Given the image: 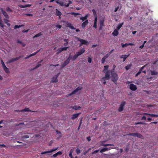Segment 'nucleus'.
Masks as SVG:
<instances>
[{"instance_id":"obj_1","label":"nucleus","mask_w":158,"mask_h":158,"mask_svg":"<svg viewBox=\"0 0 158 158\" xmlns=\"http://www.w3.org/2000/svg\"><path fill=\"white\" fill-rule=\"evenodd\" d=\"M111 74L112 76V81L115 84H117V81L118 79V75L116 73L113 72H111Z\"/></svg>"},{"instance_id":"obj_2","label":"nucleus","mask_w":158,"mask_h":158,"mask_svg":"<svg viewBox=\"0 0 158 158\" xmlns=\"http://www.w3.org/2000/svg\"><path fill=\"white\" fill-rule=\"evenodd\" d=\"M110 71H107L105 72V76L103 77L101 79V81H103L107 80L110 78Z\"/></svg>"},{"instance_id":"obj_3","label":"nucleus","mask_w":158,"mask_h":158,"mask_svg":"<svg viewBox=\"0 0 158 158\" xmlns=\"http://www.w3.org/2000/svg\"><path fill=\"white\" fill-rule=\"evenodd\" d=\"M126 135L132 136L134 137H137L140 138H142L143 137L142 135L138 133L127 134Z\"/></svg>"},{"instance_id":"obj_4","label":"nucleus","mask_w":158,"mask_h":158,"mask_svg":"<svg viewBox=\"0 0 158 158\" xmlns=\"http://www.w3.org/2000/svg\"><path fill=\"white\" fill-rule=\"evenodd\" d=\"M71 59L70 55L67 58L66 60H65L64 63L61 64V67L62 68L64 67L69 63L70 60Z\"/></svg>"},{"instance_id":"obj_5","label":"nucleus","mask_w":158,"mask_h":158,"mask_svg":"<svg viewBox=\"0 0 158 158\" xmlns=\"http://www.w3.org/2000/svg\"><path fill=\"white\" fill-rule=\"evenodd\" d=\"M126 102L125 101L122 102L120 106L119 107L118 109V110L119 112H121L123 110V107L126 105Z\"/></svg>"},{"instance_id":"obj_6","label":"nucleus","mask_w":158,"mask_h":158,"mask_svg":"<svg viewBox=\"0 0 158 158\" xmlns=\"http://www.w3.org/2000/svg\"><path fill=\"white\" fill-rule=\"evenodd\" d=\"M58 148V147L56 148H53L50 151H45L44 152H42L41 153V154H46V153H52V152L56 151L57 150Z\"/></svg>"},{"instance_id":"obj_7","label":"nucleus","mask_w":158,"mask_h":158,"mask_svg":"<svg viewBox=\"0 0 158 158\" xmlns=\"http://www.w3.org/2000/svg\"><path fill=\"white\" fill-rule=\"evenodd\" d=\"M82 89V87H78L75 89L73 90L71 93L69 94V95L70 96L72 94H75V93L77 92L78 91Z\"/></svg>"},{"instance_id":"obj_8","label":"nucleus","mask_w":158,"mask_h":158,"mask_svg":"<svg viewBox=\"0 0 158 158\" xmlns=\"http://www.w3.org/2000/svg\"><path fill=\"white\" fill-rule=\"evenodd\" d=\"M113 148L112 147H109L108 148H104L101 150L100 151V153L106 151L110 150L112 149Z\"/></svg>"},{"instance_id":"obj_9","label":"nucleus","mask_w":158,"mask_h":158,"mask_svg":"<svg viewBox=\"0 0 158 158\" xmlns=\"http://www.w3.org/2000/svg\"><path fill=\"white\" fill-rule=\"evenodd\" d=\"M78 40L81 42L82 44L88 45V42L87 40L81 39H78Z\"/></svg>"},{"instance_id":"obj_10","label":"nucleus","mask_w":158,"mask_h":158,"mask_svg":"<svg viewBox=\"0 0 158 158\" xmlns=\"http://www.w3.org/2000/svg\"><path fill=\"white\" fill-rule=\"evenodd\" d=\"M21 57V56H20L18 57H16V58H13L10 59L8 61L9 63H10L13 61H15L17 60H19Z\"/></svg>"},{"instance_id":"obj_11","label":"nucleus","mask_w":158,"mask_h":158,"mask_svg":"<svg viewBox=\"0 0 158 158\" xmlns=\"http://www.w3.org/2000/svg\"><path fill=\"white\" fill-rule=\"evenodd\" d=\"M130 89L132 91H135L137 89V87L136 85L131 84L130 85Z\"/></svg>"},{"instance_id":"obj_12","label":"nucleus","mask_w":158,"mask_h":158,"mask_svg":"<svg viewBox=\"0 0 158 158\" xmlns=\"http://www.w3.org/2000/svg\"><path fill=\"white\" fill-rule=\"evenodd\" d=\"M81 114V113H79L77 114H73L72 115L71 117V119L74 120L76 118H77L79 115Z\"/></svg>"},{"instance_id":"obj_13","label":"nucleus","mask_w":158,"mask_h":158,"mask_svg":"<svg viewBox=\"0 0 158 158\" xmlns=\"http://www.w3.org/2000/svg\"><path fill=\"white\" fill-rule=\"evenodd\" d=\"M0 10L5 17L6 19L8 18L9 16L6 12L2 8H1Z\"/></svg>"},{"instance_id":"obj_14","label":"nucleus","mask_w":158,"mask_h":158,"mask_svg":"<svg viewBox=\"0 0 158 158\" xmlns=\"http://www.w3.org/2000/svg\"><path fill=\"white\" fill-rule=\"evenodd\" d=\"M66 26L67 27H69L71 29L75 30L76 29V28L74 27L73 26H72V25L71 23L69 22H67L66 23Z\"/></svg>"},{"instance_id":"obj_15","label":"nucleus","mask_w":158,"mask_h":158,"mask_svg":"<svg viewBox=\"0 0 158 158\" xmlns=\"http://www.w3.org/2000/svg\"><path fill=\"white\" fill-rule=\"evenodd\" d=\"M133 45V44L131 43H126L125 44H121V46L123 48L127 47L129 45L132 46Z\"/></svg>"},{"instance_id":"obj_16","label":"nucleus","mask_w":158,"mask_h":158,"mask_svg":"<svg viewBox=\"0 0 158 158\" xmlns=\"http://www.w3.org/2000/svg\"><path fill=\"white\" fill-rule=\"evenodd\" d=\"M88 20L86 19L81 24L82 27L83 28H84L88 24Z\"/></svg>"},{"instance_id":"obj_17","label":"nucleus","mask_w":158,"mask_h":158,"mask_svg":"<svg viewBox=\"0 0 158 158\" xmlns=\"http://www.w3.org/2000/svg\"><path fill=\"white\" fill-rule=\"evenodd\" d=\"M100 27H99V30H102V29L103 27L104 26V20H100Z\"/></svg>"},{"instance_id":"obj_18","label":"nucleus","mask_w":158,"mask_h":158,"mask_svg":"<svg viewBox=\"0 0 158 158\" xmlns=\"http://www.w3.org/2000/svg\"><path fill=\"white\" fill-rule=\"evenodd\" d=\"M112 34L114 36L118 35V30L116 29H115L112 32Z\"/></svg>"},{"instance_id":"obj_19","label":"nucleus","mask_w":158,"mask_h":158,"mask_svg":"<svg viewBox=\"0 0 158 158\" xmlns=\"http://www.w3.org/2000/svg\"><path fill=\"white\" fill-rule=\"evenodd\" d=\"M58 81L57 78L56 76L53 77L51 82H57Z\"/></svg>"},{"instance_id":"obj_20","label":"nucleus","mask_w":158,"mask_h":158,"mask_svg":"<svg viewBox=\"0 0 158 158\" xmlns=\"http://www.w3.org/2000/svg\"><path fill=\"white\" fill-rule=\"evenodd\" d=\"M56 15L57 16H59L60 18V16L62 15L61 12L57 9H56Z\"/></svg>"},{"instance_id":"obj_21","label":"nucleus","mask_w":158,"mask_h":158,"mask_svg":"<svg viewBox=\"0 0 158 158\" xmlns=\"http://www.w3.org/2000/svg\"><path fill=\"white\" fill-rule=\"evenodd\" d=\"M103 141L102 143L100 144V146H103L104 147H106L108 146H114L113 144H104V143Z\"/></svg>"},{"instance_id":"obj_22","label":"nucleus","mask_w":158,"mask_h":158,"mask_svg":"<svg viewBox=\"0 0 158 158\" xmlns=\"http://www.w3.org/2000/svg\"><path fill=\"white\" fill-rule=\"evenodd\" d=\"M109 67V66L108 65L105 66L104 67V69L103 70V72L104 73H105V72L106 71H109L108 70V69Z\"/></svg>"},{"instance_id":"obj_23","label":"nucleus","mask_w":158,"mask_h":158,"mask_svg":"<svg viewBox=\"0 0 158 158\" xmlns=\"http://www.w3.org/2000/svg\"><path fill=\"white\" fill-rule=\"evenodd\" d=\"M129 56V55H122L121 57V58H123V61H125L127 58Z\"/></svg>"},{"instance_id":"obj_24","label":"nucleus","mask_w":158,"mask_h":158,"mask_svg":"<svg viewBox=\"0 0 158 158\" xmlns=\"http://www.w3.org/2000/svg\"><path fill=\"white\" fill-rule=\"evenodd\" d=\"M124 23H119L118 24L117 27V30H118L119 29L122 27V25Z\"/></svg>"},{"instance_id":"obj_25","label":"nucleus","mask_w":158,"mask_h":158,"mask_svg":"<svg viewBox=\"0 0 158 158\" xmlns=\"http://www.w3.org/2000/svg\"><path fill=\"white\" fill-rule=\"evenodd\" d=\"M132 66V64H130L128 65H127L126 66H125V68L126 70H128L129 69L131 68Z\"/></svg>"},{"instance_id":"obj_26","label":"nucleus","mask_w":158,"mask_h":158,"mask_svg":"<svg viewBox=\"0 0 158 158\" xmlns=\"http://www.w3.org/2000/svg\"><path fill=\"white\" fill-rule=\"evenodd\" d=\"M107 58V56H104L102 59V62L104 64L106 61V59Z\"/></svg>"},{"instance_id":"obj_27","label":"nucleus","mask_w":158,"mask_h":158,"mask_svg":"<svg viewBox=\"0 0 158 158\" xmlns=\"http://www.w3.org/2000/svg\"><path fill=\"white\" fill-rule=\"evenodd\" d=\"M149 116H151V117H158V114H152L149 113Z\"/></svg>"},{"instance_id":"obj_28","label":"nucleus","mask_w":158,"mask_h":158,"mask_svg":"<svg viewBox=\"0 0 158 158\" xmlns=\"http://www.w3.org/2000/svg\"><path fill=\"white\" fill-rule=\"evenodd\" d=\"M43 60H40L39 62V64H38L37 65H36L35 67V69H36L39 67L41 65V64H40L42 62V61Z\"/></svg>"},{"instance_id":"obj_29","label":"nucleus","mask_w":158,"mask_h":158,"mask_svg":"<svg viewBox=\"0 0 158 158\" xmlns=\"http://www.w3.org/2000/svg\"><path fill=\"white\" fill-rule=\"evenodd\" d=\"M24 26V25H15L14 27V29H16L17 28H19L21 27H22Z\"/></svg>"},{"instance_id":"obj_30","label":"nucleus","mask_w":158,"mask_h":158,"mask_svg":"<svg viewBox=\"0 0 158 158\" xmlns=\"http://www.w3.org/2000/svg\"><path fill=\"white\" fill-rule=\"evenodd\" d=\"M81 107L80 106H74L73 107V108L75 110H77L79 109Z\"/></svg>"},{"instance_id":"obj_31","label":"nucleus","mask_w":158,"mask_h":158,"mask_svg":"<svg viewBox=\"0 0 158 158\" xmlns=\"http://www.w3.org/2000/svg\"><path fill=\"white\" fill-rule=\"evenodd\" d=\"M64 42H66L65 43H64V45L65 46H67L68 44V40L67 39H64Z\"/></svg>"},{"instance_id":"obj_32","label":"nucleus","mask_w":158,"mask_h":158,"mask_svg":"<svg viewBox=\"0 0 158 158\" xmlns=\"http://www.w3.org/2000/svg\"><path fill=\"white\" fill-rule=\"evenodd\" d=\"M78 57V56L77 54H75L71 58L72 61H73L75 60Z\"/></svg>"},{"instance_id":"obj_33","label":"nucleus","mask_w":158,"mask_h":158,"mask_svg":"<svg viewBox=\"0 0 158 158\" xmlns=\"http://www.w3.org/2000/svg\"><path fill=\"white\" fill-rule=\"evenodd\" d=\"M4 70L6 73H9V69L6 66L5 67L3 68Z\"/></svg>"},{"instance_id":"obj_34","label":"nucleus","mask_w":158,"mask_h":158,"mask_svg":"<svg viewBox=\"0 0 158 158\" xmlns=\"http://www.w3.org/2000/svg\"><path fill=\"white\" fill-rule=\"evenodd\" d=\"M88 61L89 63H91L92 61V58L91 56H89L88 58Z\"/></svg>"},{"instance_id":"obj_35","label":"nucleus","mask_w":158,"mask_h":158,"mask_svg":"<svg viewBox=\"0 0 158 158\" xmlns=\"http://www.w3.org/2000/svg\"><path fill=\"white\" fill-rule=\"evenodd\" d=\"M158 73L154 71H151V74L152 75H157Z\"/></svg>"},{"instance_id":"obj_36","label":"nucleus","mask_w":158,"mask_h":158,"mask_svg":"<svg viewBox=\"0 0 158 158\" xmlns=\"http://www.w3.org/2000/svg\"><path fill=\"white\" fill-rule=\"evenodd\" d=\"M22 111H31L30 110V109L29 108H26L24 109H23L21 110Z\"/></svg>"},{"instance_id":"obj_37","label":"nucleus","mask_w":158,"mask_h":158,"mask_svg":"<svg viewBox=\"0 0 158 158\" xmlns=\"http://www.w3.org/2000/svg\"><path fill=\"white\" fill-rule=\"evenodd\" d=\"M92 12L93 13V15L94 17L97 16L96 12L95 9H93L92 10Z\"/></svg>"},{"instance_id":"obj_38","label":"nucleus","mask_w":158,"mask_h":158,"mask_svg":"<svg viewBox=\"0 0 158 158\" xmlns=\"http://www.w3.org/2000/svg\"><path fill=\"white\" fill-rule=\"evenodd\" d=\"M70 14H71L72 15H74V17H76L77 15H81V14H80L76 13H74V12H71L70 13Z\"/></svg>"},{"instance_id":"obj_39","label":"nucleus","mask_w":158,"mask_h":158,"mask_svg":"<svg viewBox=\"0 0 158 158\" xmlns=\"http://www.w3.org/2000/svg\"><path fill=\"white\" fill-rule=\"evenodd\" d=\"M39 51V50L37 51V52H35L32 54H31L30 55V57H31L32 56L35 55Z\"/></svg>"},{"instance_id":"obj_40","label":"nucleus","mask_w":158,"mask_h":158,"mask_svg":"<svg viewBox=\"0 0 158 158\" xmlns=\"http://www.w3.org/2000/svg\"><path fill=\"white\" fill-rule=\"evenodd\" d=\"M42 35V33L41 32L39 33L38 34H37L35 35L34 36V38L38 37L41 35Z\"/></svg>"},{"instance_id":"obj_41","label":"nucleus","mask_w":158,"mask_h":158,"mask_svg":"<svg viewBox=\"0 0 158 158\" xmlns=\"http://www.w3.org/2000/svg\"><path fill=\"white\" fill-rule=\"evenodd\" d=\"M6 11L7 12H12L13 11V10L9 7H7L6 8Z\"/></svg>"},{"instance_id":"obj_42","label":"nucleus","mask_w":158,"mask_h":158,"mask_svg":"<svg viewBox=\"0 0 158 158\" xmlns=\"http://www.w3.org/2000/svg\"><path fill=\"white\" fill-rule=\"evenodd\" d=\"M76 152L77 154H79L80 153L81 151L79 148H77V149H76Z\"/></svg>"},{"instance_id":"obj_43","label":"nucleus","mask_w":158,"mask_h":158,"mask_svg":"<svg viewBox=\"0 0 158 158\" xmlns=\"http://www.w3.org/2000/svg\"><path fill=\"white\" fill-rule=\"evenodd\" d=\"M79 52L81 53L82 54L85 52V49L83 48H82Z\"/></svg>"},{"instance_id":"obj_44","label":"nucleus","mask_w":158,"mask_h":158,"mask_svg":"<svg viewBox=\"0 0 158 158\" xmlns=\"http://www.w3.org/2000/svg\"><path fill=\"white\" fill-rule=\"evenodd\" d=\"M93 148H89V149H88L87 150L85 151L84 152V155H85L86 154H87L88 152L89 151V150H91L92 149V148H93Z\"/></svg>"},{"instance_id":"obj_45","label":"nucleus","mask_w":158,"mask_h":158,"mask_svg":"<svg viewBox=\"0 0 158 158\" xmlns=\"http://www.w3.org/2000/svg\"><path fill=\"white\" fill-rule=\"evenodd\" d=\"M69 48L68 47H64L62 48H60L62 50V51H65L67 50V48Z\"/></svg>"},{"instance_id":"obj_46","label":"nucleus","mask_w":158,"mask_h":158,"mask_svg":"<svg viewBox=\"0 0 158 158\" xmlns=\"http://www.w3.org/2000/svg\"><path fill=\"white\" fill-rule=\"evenodd\" d=\"M80 19L82 20V22L84 21L85 20H86V19L84 17H81L80 18Z\"/></svg>"},{"instance_id":"obj_47","label":"nucleus","mask_w":158,"mask_h":158,"mask_svg":"<svg viewBox=\"0 0 158 158\" xmlns=\"http://www.w3.org/2000/svg\"><path fill=\"white\" fill-rule=\"evenodd\" d=\"M1 62L3 67V68L4 67H5V66H6L5 65V64L4 63V62L2 60H1Z\"/></svg>"},{"instance_id":"obj_48","label":"nucleus","mask_w":158,"mask_h":158,"mask_svg":"<svg viewBox=\"0 0 158 158\" xmlns=\"http://www.w3.org/2000/svg\"><path fill=\"white\" fill-rule=\"evenodd\" d=\"M25 15H26L27 16L31 17L33 16V15L31 14H25Z\"/></svg>"},{"instance_id":"obj_49","label":"nucleus","mask_w":158,"mask_h":158,"mask_svg":"<svg viewBox=\"0 0 158 158\" xmlns=\"http://www.w3.org/2000/svg\"><path fill=\"white\" fill-rule=\"evenodd\" d=\"M98 151H99L98 150H96L94 151V152H93L92 153V154L93 155L94 154H96V153H97L98 152Z\"/></svg>"},{"instance_id":"obj_50","label":"nucleus","mask_w":158,"mask_h":158,"mask_svg":"<svg viewBox=\"0 0 158 158\" xmlns=\"http://www.w3.org/2000/svg\"><path fill=\"white\" fill-rule=\"evenodd\" d=\"M72 152L70 151L69 152V156L71 157V158H73V157L72 155Z\"/></svg>"},{"instance_id":"obj_51","label":"nucleus","mask_w":158,"mask_h":158,"mask_svg":"<svg viewBox=\"0 0 158 158\" xmlns=\"http://www.w3.org/2000/svg\"><path fill=\"white\" fill-rule=\"evenodd\" d=\"M19 7L22 8H26L25 5H19Z\"/></svg>"},{"instance_id":"obj_52","label":"nucleus","mask_w":158,"mask_h":158,"mask_svg":"<svg viewBox=\"0 0 158 158\" xmlns=\"http://www.w3.org/2000/svg\"><path fill=\"white\" fill-rule=\"evenodd\" d=\"M29 137V136L28 135H24L23 136V138H28Z\"/></svg>"},{"instance_id":"obj_53","label":"nucleus","mask_w":158,"mask_h":158,"mask_svg":"<svg viewBox=\"0 0 158 158\" xmlns=\"http://www.w3.org/2000/svg\"><path fill=\"white\" fill-rule=\"evenodd\" d=\"M97 19H98V18H97V16H95L94 20V23H97Z\"/></svg>"},{"instance_id":"obj_54","label":"nucleus","mask_w":158,"mask_h":158,"mask_svg":"<svg viewBox=\"0 0 158 158\" xmlns=\"http://www.w3.org/2000/svg\"><path fill=\"white\" fill-rule=\"evenodd\" d=\"M56 27L59 29H60L62 27L60 25H57Z\"/></svg>"},{"instance_id":"obj_55","label":"nucleus","mask_w":158,"mask_h":158,"mask_svg":"<svg viewBox=\"0 0 158 158\" xmlns=\"http://www.w3.org/2000/svg\"><path fill=\"white\" fill-rule=\"evenodd\" d=\"M76 54H77L78 56L81 55V53L79 51H78V52H77Z\"/></svg>"},{"instance_id":"obj_56","label":"nucleus","mask_w":158,"mask_h":158,"mask_svg":"<svg viewBox=\"0 0 158 158\" xmlns=\"http://www.w3.org/2000/svg\"><path fill=\"white\" fill-rule=\"evenodd\" d=\"M57 155H61L62 154V152L61 151H60L56 153Z\"/></svg>"},{"instance_id":"obj_57","label":"nucleus","mask_w":158,"mask_h":158,"mask_svg":"<svg viewBox=\"0 0 158 158\" xmlns=\"http://www.w3.org/2000/svg\"><path fill=\"white\" fill-rule=\"evenodd\" d=\"M141 120H146V118L145 116H143L142 117L141 119Z\"/></svg>"},{"instance_id":"obj_58","label":"nucleus","mask_w":158,"mask_h":158,"mask_svg":"<svg viewBox=\"0 0 158 158\" xmlns=\"http://www.w3.org/2000/svg\"><path fill=\"white\" fill-rule=\"evenodd\" d=\"M93 27L95 28H97V23H94V26H93Z\"/></svg>"},{"instance_id":"obj_59","label":"nucleus","mask_w":158,"mask_h":158,"mask_svg":"<svg viewBox=\"0 0 158 158\" xmlns=\"http://www.w3.org/2000/svg\"><path fill=\"white\" fill-rule=\"evenodd\" d=\"M29 29L27 30H23V33H27L28 32Z\"/></svg>"},{"instance_id":"obj_60","label":"nucleus","mask_w":158,"mask_h":158,"mask_svg":"<svg viewBox=\"0 0 158 158\" xmlns=\"http://www.w3.org/2000/svg\"><path fill=\"white\" fill-rule=\"evenodd\" d=\"M87 139L88 141H90L91 140V137L90 136H88L87 137Z\"/></svg>"},{"instance_id":"obj_61","label":"nucleus","mask_w":158,"mask_h":158,"mask_svg":"<svg viewBox=\"0 0 158 158\" xmlns=\"http://www.w3.org/2000/svg\"><path fill=\"white\" fill-rule=\"evenodd\" d=\"M58 51L59 53H60L62 52V50L60 48L58 49Z\"/></svg>"},{"instance_id":"obj_62","label":"nucleus","mask_w":158,"mask_h":158,"mask_svg":"<svg viewBox=\"0 0 158 158\" xmlns=\"http://www.w3.org/2000/svg\"><path fill=\"white\" fill-rule=\"evenodd\" d=\"M4 22L5 23H8V22H9V21L8 20H7L6 19H4Z\"/></svg>"},{"instance_id":"obj_63","label":"nucleus","mask_w":158,"mask_h":158,"mask_svg":"<svg viewBox=\"0 0 158 158\" xmlns=\"http://www.w3.org/2000/svg\"><path fill=\"white\" fill-rule=\"evenodd\" d=\"M6 147V146L4 144H0V148H2V147Z\"/></svg>"},{"instance_id":"obj_64","label":"nucleus","mask_w":158,"mask_h":158,"mask_svg":"<svg viewBox=\"0 0 158 158\" xmlns=\"http://www.w3.org/2000/svg\"><path fill=\"white\" fill-rule=\"evenodd\" d=\"M59 4L61 6H64L63 2H60Z\"/></svg>"}]
</instances>
